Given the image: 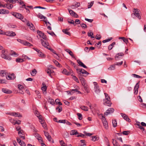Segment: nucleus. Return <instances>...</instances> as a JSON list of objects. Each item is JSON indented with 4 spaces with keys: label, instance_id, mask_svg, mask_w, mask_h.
Returning a JSON list of instances; mask_svg holds the SVG:
<instances>
[{
    "label": "nucleus",
    "instance_id": "f257e3e1",
    "mask_svg": "<svg viewBox=\"0 0 146 146\" xmlns=\"http://www.w3.org/2000/svg\"><path fill=\"white\" fill-rule=\"evenodd\" d=\"M41 43L42 45L44 47L48 49L49 50H50L54 53L57 55V54L55 53V51L49 45L48 42H46L44 41L42 39H41L40 40Z\"/></svg>",
    "mask_w": 146,
    "mask_h": 146
},
{
    "label": "nucleus",
    "instance_id": "f03ea898",
    "mask_svg": "<svg viewBox=\"0 0 146 146\" xmlns=\"http://www.w3.org/2000/svg\"><path fill=\"white\" fill-rule=\"evenodd\" d=\"M7 51H6L5 50H3L2 51V54L1 56L2 58L8 60H10L11 59V58L9 56H8L7 55Z\"/></svg>",
    "mask_w": 146,
    "mask_h": 146
},
{
    "label": "nucleus",
    "instance_id": "7ed1b4c3",
    "mask_svg": "<svg viewBox=\"0 0 146 146\" xmlns=\"http://www.w3.org/2000/svg\"><path fill=\"white\" fill-rule=\"evenodd\" d=\"M17 40L18 42H20L21 43L25 45L29 46H33L32 44H30V43L27 42V41H24L20 39H18Z\"/></svg>",
    "mask_w": 146,
    "mask_h": 146
},
{
    "label": "nucleus",
    "instance_id": "20e7f679",
    "mask_svg": "<svg viewBox=\"0 0 146 146\" xmlns=\"http://www.w3.org/2000/svg\"><path fill=\"white\" fill-rule=\"evenodd\" d=\"M102 121L105 128L106 129H108V122L105 118L103 115H102Z\"/></svg>",
    "mask_w": 146,
    "mask_h": 146
},
{
    "label": "nucleus",
    "instance_id": "39448f33",
    "mask_svg": "<svg viewBox=\"0 0 146 146\" xmlns=\"http://www.w3.org/2000/svg\"><path fill=\"white\" fill-rule=\"evenodd\" d=\"M12 14L17 18L20 19H23V16L20 13L13 12Z\"/></svg>",
    "mask_w": 146,
    "mask_h": 146
},
{
    "label": "nucleus",
    "instance_id": "423d86ee",
    "mask_svg": "<svg viewBox=\"0 0 146 146\" xmlns=\"http://www.w3.org/2000/svg\"><path fill=\"white\" fill-rule=\"evenodd\" d=\"M124 54L123 53H118L115 55V59L116 60H119V59L122 58L123 57Z\"/></svg>",
    "mask_w": 146,
    "mask_h": 146
},
{
    "label": "nucleus",
    "instance_id": "0eeeda50",
    "mask_svg": "<svg viewBox=\"0 0 146 146\" xmlns=\"http://www.w3.org/2000/svg\"><path fill=\"white\" fill-rule=\"evenodd\" d=\"M42 86L41 88V89L44 94H46V90L47 87L46 86L45 83L43 82L42 83Z\"/></svg>",
    "mask_w": 146,
    "mask_h": 146
},
{
    "label": "nucleus",
    "instance_id": "6e6552de",
    "mask_svg": "<svg viewBox=\"0 0 146 146\" xmlns=\"http://www.w3.org/2000/svg\"><path fill=\"white\" fill-rule=\"evenodd\" d=\"M37 33L38 34V35L41 37H42L43 39L46 40L47 38V37L45 35H44V33H42V32L38 31Z\"/></svg>",
    "mask_w": 146,
    "mask_h": 146
},
{
    "label": "nucleus",
    "instance_id": "1a4fd4ad",
    "mask_svg": "<svg viewBox=\"0 0 146 146\" xmlns=\"http://www.w3.org/2000/svg\"><path fill=\"white\" fill-rule=\"evenodd\" d=\"M134 14V15L136 16L139 19H140L141 17L139 13L138 9H134L133 11Z\"/></svg>",
    "mask_w": 146,
    "mask_h": 146
},
{
    "label": "nucleus",
    "instance_id": "9d476101",
    "mask_svg": "<svg viewBox=\"0 0 146 146\" xmlns=\"http://www.w3.org/2000/svg\"><path fill=\"white\" fill-rule=\"evenodd\" d=\"M69 12L70 14L72 16H74L75 17L78 18V15L74 12L73 10L68 9Z\"/></svg>",
    "mask_w": 146,
    "mask_h": 146
},
{
    "label": "nucleus",
    "instance_id": "9b49d317",
    "mask_svg": "<svg viewBox=\"0 0 146 146\" xmlns=\"http://www.w3.org/2000/svg\"><path fill=\"white\" fill-rule=\"evenodd\" d=\"M5 34L6 35L10 36H14L16 35V34L15 32L10 31H7L5 33Z\"/></svg>",
    "mask_w": 146,
    "mask_h": 146
},
{
    "label": "nucleus",
    "instance_id": "f8f14e48",
    "mask_svg": "<svg viewBox=\"0 0 146 146\" xmlns=\"http://www.w3.org/2000/svg\"><path fill=\"white\" fill-rule=\"evenodd\" d=\"M0 6L4 7H7L9 9H11L13 7L12 5L9 3H7L4 5H1Z\"/></svg>",
    "mask_w": 146,
    "mask_h": 146
},
{
    "label": "nucleus",
    "instance_id": "ddd939ff",
    "mask_svg": "<svg viewBox=\"0 0 146 146\" xmlns=\"http://www.w3.org/2000/svg\"><path fill=\"white\" fill-rule=\"evenodd\" d=\"M114 111V109L112 108H109L106 110V111L105 113V114L106 115H108L110 114L113 113Z\"/></svg>",
    "mask_w": 146,
    "mask_h": 146
},
{
    "label": "nucleus",
    "instance_id": "4468645a",
    "mask_svg": "<svg viewBox=\"0 0 146 146\" xmlns=\"http://www.w3.org/2000/svg\"><path fill=\"white\" fill-rule=\"evenodd\" d=\"M15 74L13 73L8 76L7 77L6 76V78L8 80H13L15 79Z\"/></svg>",
    "mask_w": 146,
    "mask_h": 146
},
{
    "label": "nucleus",
    "instance_id": "2eb2a0df",
    "mask_svg": "<svg viewBox=\"0 0 146 146\" xmlns=\"http://www.w3.org/2000/svg\"><path fill=\"white\" fill-rule=\"evenodd\" d=\"M139 82H138L137 83H136L135 86L134 88V90L135 91L134 93L135 94H137L138 93V89L139 87Z\"/></svg>",
    "mask_w": 146,
    "mask_h": 146
},
{
    "label": "nucleus",
    "instance_id": "dca6fc26",
    "mask_svg": "<svg viewBox=\"0 0 146 146\" xmlns=\"http://www.w3.org/2000/svg\"><path fill=\"white\" fill-rule=\"evenodd\" d=\"M9 114L10 115L15 117H22L21 115L19 113L12 112L11 113H9Z\"/></svg>",
    "mask_w": 146,
    "mask_h": 146
},
{
    "label": "nucleus",
    "instance_id": "f3484780",
    "mask_svg": "<svg viewBox=\"0 0 146 146\" xmlns=\"http://www.w3.org/2000/svg\"><path fill=\"white\" fill-rule=\"evenodd\" d=\"M27 25L28 27H29L30 29L31 30L34 31L35 27H34V25L32 23L28 22L27 23Z\"/></svg>",
    "mask_w": 146,
    "mask_h": 146
},
{
    "label": "nucleus",
    "instance_id": "a211bd4d",
    "mask_svg": "<svg viewBox=\"0 0 146 146\" xmlns=\"http://www.w3.org/2000/svg\"><path fill=\"white\" fill-rule=\"evenodd\" d=\"M18 134L20 138H22V139H25V137L23 133V132L22 130H20V131H19Z\"/></svg>",
    "mask_w": 146,
    "mask_h": 146
},
{
    "label": "nucleus",
    "instance_id": "6ab92c4d",
    "mask_svg": "<svg viewBox=\"0 0 146 146\" xmlns=\"http://www.w3.org/2000/svg\"><path fill=\"white\" fill-rule=\"evenodd\" d=\"M104 104L108 106H110L111 103L110 100H104Z\"/></svg>",
    "mask_w": 146,
    "mask_h": 146
},
{
    "label": "nucleus",
    "instance_id": "aec40b11",
    "mask_svg": "<svg viewBox=\"0 0 146 146\" xmlns=\"http://www.w3.org/2000/svg\"><path fill=\"white\" fill-rule=\"evenodd\" d=\"M77 62L79 64V65L82 67L84 68H87V66L85 65L80 60H78L77 61Z\"/></svg>",
    "mask_w": 146,
    "mask_h": 146
},
{
    "label": "nucleus",
    "instance_id": "412c9836",
    "mask_svg": "<svg viewBox=\"0 0 146 146\" xmlns=\"http://www.w3.org/2000/svg\"><path fill=\"white\" fill-rule=\"evenodd\" d=\"M94 90L95 92L97 94H99L100 92L99 86L94 87Z\"/></svg>",
    "mask_w": 146,
    "mask_h": 146
},
{
    "label": "nucleus",
    "instance_id": "4be33fe9",
    "mask_svg": "<svg viewBox=\"0 0 146 146\" xmlns=\"http://www.w3.org/2000/svg\"><path fill=\"white\" fill-rule=\"evenodd\" d=\"M36 16L37 17L42 19H45L46 18V17L40 13H39Z\"/></svg>",
    "mask_w": 146,
    "mask_h": 146
},
{
    "label": "nucleus",
    "instance_id": "5701e85b",
    "mask_svg": "<svg viewBox=\"0 0 146 146\" xmlns=\"http://www.w3.org/2000/svg\"><path fill=\"white\" fill-rule=\"evenodd\" d=\"M2 90L4 93L8 94H10L12 92L11 90L6 89L3 88L2 89Z\"/></svg>",
    "mask_w": 146,
    "mask_h": 146
},
{
    "label": "nucleus",
    "instance_id": "b1692460",
    "mask_svg": "<svg viewBox=\"0 0 146 146\" xmlns=\"http://www.w3.org/2000/svg\"><path fill=\"white\" fill-rule=\"evenodd\" d=\"M65 51L68 52L69 54L73 58H75V56L73 54V53L72 51L70 50L69 49H66L65 50Z\"/></svg>",
    "mask_w": 146,
    "mask_h": 146
},
{
    "label": "nucleus",
    "instance_id": "393cba45",
    "mask_svg": "<svg viewBox=\"0 0 146 146\" xmlns=\"http://www.w3.org/2000/svg\"><path fill=\"white\" fill-rule=\"evenodd\" d=\"M80 4L79 3H77L74 5H72L71 6V8L73 9H75L80 6Z\"/></svg>",
    "mask_w": 146,
    "mask_h": 146
},
{
    "label": "nucleus",
    "instance_id": "a878e982",
    "mask_svg": "<svg viewBox=\"0 0 146 146\" xmlns=\"http://www.w3.org/2000/svg\"><path fill=\"white\" fill-rule=\"evenodd\" d=\"M82 85L84 86V89L85 91L87 93H88L89 91L88 88L87 87V84L86 83H85Z\"/></svg>",
    "mask_w": 146,
    "mask_h": 146
},
{
    "label": "nucleus",
    "instance_id": "bb28decb",
    "mask_svg": "<svg viewBox=\"0 0 146 146\" xmlns=\"http://www.w3.org/2000/svg\"><path fill=\"white\" fill-rule=\"evenodd\" d=\"M78 134V133L76 130H72L70 132V134L71 135H75Z\"/></svg>",
    "mask_w": 146,
    "mask_h": 146
},
{
    "label": "nucleus",
    "instance_id": "cd10ccee",
    "mask_svg": "<svg viewBox=\"0 0 146 146\" xmlns=\"http://www.w3.org/2000/svg\"><path fill=\"white\" fill-rule=\"evenodd\" d=\"M9 13V11H6L4 9L0 10V14H5L6 13Z\"/></svg>",
    "mask_w": 146,
    "mask_h": 146
},
{
    "label": "nucleus",
    "instance_id": "c85d7f7f",
    "mask_svg": "<svg viewBox=\"0 0 146 146\" xmlns=\"http://www.w3.org/2000/svg\"><path fill=\"white\" fill-rule=\"evenodd\" d=\"M80 108L82 110L86 111H87L88 110V108L84 106H81Z\"/></svg>",
    "mask_w": 146,
    "mask_h": 146
},
{
    "label": "nucleus",
    "instance_id": "c756f323",
    "mask_svg": "<svg viewBox=\"0 0 146 146\" xmlns=\"http://www.w3.org/2000/svg\"><path fill=\"white\" fill-rule=\"evenodd\" d=\"M115 44V42H113L108 46V49L109 50H111L112 48L114 46Z\"/></svg>",
    "mask_w": 146,
    "mask_h": 146
},
{
    "label": "nucleus",
    "instance_id": "7c9ffc66",
    "mask_svg": "<svg viewBox=\"0 0 146 146\" xmlns=\"http://www.w3.org/2000/svg\"><path fill=\"white\" fill-rule=\"evenodd\" d=\"M0 75L2 77H4L5 76H6V72L4 70H1L0 72Z\"/></svg>",
    "mask_w": 146,
    "mask_h": 146
},
{
    "label": "nucleus",
    "instance_id": "2f4dec72",
    "mask_svg": "<svg viewBox=\"0 0 146 146\" xmlns=\"http://www.w3.org/2000/svg\"><path fill=\"white\" fill-rule=\"evenodd\" d=\"M115 65H111L109 68H108V69L110 70H115Z\"/></svg>",
    "mask_w": 146,
    "mask_h": 146
},
{
    "label": "nucleus",
    "instance_id": "473e14b6",
    "mask_svg": "<svg viewBox=\"0 0 146 146\" xmlns=\"http://www.w3.org/2000/svg\"><path fill=\"white\" fill-rule=\"evenodd\" d=\"M68 30L67 29H65L63 30L62 31L64 34H66L68 35L69 36H70L71 34L68 31Z\"/></svg>",
    "mask_w": 146,
    "mask_h": 146
},
{
    "label": "nucleus",
    "instance_id": "72a5a7b5",
    "mask_svg": "<svg viewBox=\"0 0 146 146\" xmlns=\"http://www.w3.org/2000/svg\"><path fill=\"white\" fill-rule=\"evenodd\" d=\"M113 144L114 146H120L119 144L117 143L116 141L113 139H112Z\"/></svg>",
    "mask_w": 146,
    "mask_h": 146
},
{
    "label": "nucleus",
    "instance_id": "f704fd0d",
    "mask_svg": "<svg viewBox=\"0 0 146 146\" xmlns=\"http://www.w3.org/2000/svg\"><path fill=\"white\" fill-rule=\"evenodd\" d=\"M37 72L36 70L35 69H34L31 72V74L32 76H34L36 74Z\"/></svg>",
    "mask_w": 146,
    "mask_h": 146
},
{
    "label": "nucleus",
    "instance_id": "c9c22d12",
    "mask_svg": "<svg viewBox=\"0 0 146 146\" xmlns=\"http://www.w3.org/2000/svg\"><path fill=\"white\" fill-rule=\"evenodd\" d=\"M80 80L81 81V82L82 84L86 83L85 82V80L84 78L82 77H79Z\"/></svg>",
    "mask_w": 146,
    "mask_h": 146
},
{
    "label": "nucleus",
    "instance_id": "e433bc0d",
    "mask_svg": "<svg viewBox=\"0 0 146 146\" xmlns=\"http://www.w3.org/2000/svg\"><path fill=\"white\" fill-rule=\"evenodd\" d=\"M121 114L124 119L126 120V121H127V115L122 113H121Z\"/></svg>",
    "mask_w": 146,
    "mask_h": 146
},
{
    "label": "nucleus",
    "instance_id": "4c0bfd02",
    "mask_svg": "<svg viewBox=\"0 0 146 146\" xmlns=\"http://www.w3.org/2000/svg\"><path fill=\"white\" fill-rule=\"evenodd\" d=\"M119 39H122L124 42H125L126 44L128 43V39L127 38H125L124 37H119Z\"/></svg>",
    "mask_w": 146,
    "mask_h": 146
},
{
    "label": "nucleus",
    "instance_id": "58836bf2",
    "mask_svg": "<svg viewBox=\"0 0 146 146\" xmlns=\"http://www.w3.org/2000/svg\"><path fill=\"white\" fill-rule=\"evenodd\" d=\"M77 115L78 116V118L80 120H81L82 119V116L81 114L77 113Z\"/></svg>",
    "mask_w": 146,
    "mask_h": 146
},
{
    "label": "nucleus",
    "instance_id": "ea45409f",
    "mask_svg": "<svg viewBox=\"0 0 146 146\" xmlns=\"http://www.w3.org/2000/svg\"><path fill=\"white\" fill-rule=\"evenodd\" d=\"M112 124L113 127H115L117 126V123L116 119H114L112 121Z\"/></svg>",
    "mask_w": 146,
    "mask_h": 146
},
{
    "label": "nucleus",
    "instance_id": "a19ab883",
    "mask_svg": "<svg viewBox=\"0 0 146 146\" xmlns=\"http://www.w3.org/2000/svg\"><path fill=\"white\" fill-rule=\"evenodd\" d=\"M46 137L49 141L51 142L52 141V143H54V141L52 140V137L50 135H49L48 137Z\"/></svg>",
    "mask_w": 146,
    "mask_h": 146
},
{
    "label": "nucleus",
    "instance_id": "79ce46f5",
    "mask_svg": "<svg viewBox=\"0 0 146 146\" xmlns=\"http://www.w3.org/2000/svg\"><path fill=\"white\" fill-rule=\"evenodd\" d=\"M46 72L48 74V75L51 77V73H52V71L49 69H48L46 70Z\"/></svg>",
    "mask_w": 146,
    "mask_h": 146
},
{
    "label": "nucleus",
    "instance_id": "37998d69",
    "mask_svg": "<svg viewBox=\"0 0 146 146\" xmlns=\"http://www.w3.org/2000/svg\"><path fill=\"white\" fill-rule=\"evenodd\" d=\"M38 55L39 57H42V58H45L46 57L45 55L41 51L39 52V54H38Z\"/></svg>",
    "mask_w": 146,
    "mask_h": 146
},
{
    "label": "nucleus",
    "instance_id": "c03bdc74",
    "mask_svg": "<svg viewBox=\"0 0 146 146\" xmlns=\"http://www.w3.org/2000/svg\"><path fill=\"white\" fill-rule=\"evenodd\" d=\"M16 61L17 62H22L24 61V60L22 58H17L16 60Z\"/></svg>",
    "mask_w": 146,
    "mask_h": 146
},
{
    "label": "nucleus",
    "instance_id": "a18cd8bd",
    "mask_svg": "<svg viewBox=\"0 0 146 146\" xmlns=\"http://www.w3.org/2000/svg\"><path fill=\"white\" fill-rule=\"evenodd\" d=\"M88 36H90L91 38H95L94 36H93V33H88Z\"/></svg>",
    "mask_w": 146,
    "mask_h": 146
},
{
    "label": "nucleus",
    "instance_id": "49530a36",
    "mask_svg": "<svg viewBox=\"0 0 146 146\" xmlns=\"http://www.w3.org/2000/svg\"><path fill=\"white\" fill-rule=\"evenodd\" d=\"M53 61L56 65L57 66H58L59 67H60V64L57 61L55 60H53Z\"/></svg>",
    "mask_w": 146,
    "mask_h": 146
},
{
    "label": "nucleus",
    "instance_id": "de8ad7c7",
    "mask_svg": "<svg viewBox=\"0 0 146 146\" xmlns=\"http://www.w3.org/2000/svg\"><path fill=\"white\" fill-rule=\"evenodd\" d=\"M104 94L105 96L106 99L104 100H110V98L107 94L106 93H104Z\"/></svg>",
    "mask_w": 146,
    "mask_h": 146
},
{
    "label": "nucleus",
    "instance_id": "09e8293b",
    "mask_svg": "<svg viewBox=\"0 0 146 146\" xmlns=\"http://www.w3.org/2000/svg\"><path fill=\"white\" fill-rule=\"evenodd\" d=\"M62 73L66 75H68L70 74V73L66 69H64L62 71Z\"/></svg>",
    "mask_w": 146,
    "mask_h": 146
},
{
    "label": "nucleus",
    "instance_id": "8fccbe9b",
    "mask_svg": "<svg viewBox=\"0 0 146 146\" xmlns=\"http://www.w3.org/2000/svg\"><path fill=\"white\" fill-rule=\"evenodd\" d=\"M80 26L81 27L83 28H87V25L84 23H80Z\"/></svg>",
    "mask_w": 146,
    "mask_h": 146
},
{
    "label": "nucleus",
    "instance_id": "3c124183",
    "mask_svg": "<svg viewBox=\"0 0 146 146\" xmlns=\"http://www.w3.org/2000/svg\"><path fill=\"white\" fill-rule=\"evenodd\" d=\"M92 140L93 141H95L98 140V139L96 137V136H92Z\"/></svg>",
    "mask_w": 146,
    "mask_h": 146
},
{
    "label": "nucleus",
    "instance_id": "603ef678",
    "mask_svg": "<svg viewBox=\"0 0 146 146\" xmlns=\"http://www.w3.org/2000/svg\"><path fill=\"white\" fill-rule=\"evenodd\" d=\"M67 122V120L66 119L60 120L58 121V122L62 123H66Z\"/></svg>",
    "mask_w": 146,
    "mask_h": 146
},
{
    "label": "nucleus",
    "instance_id": "864d4df0",
    "mask_svg": "<svg viewBox=\"0 0 146 146\" xmlns=\"http://www.w3.org/2000/svg\"><path fill=\"white\" fill-rule=\"evenodd\" d=\"M70 21H69L68 20H67L68 23L70 24H73L74 26H75L76 25V24H74V20L71 19H70Z\"/></svg>",
    "mask_w": 146,
    "mask_h": 146
},
{
    "label": "nucleus",
    "instance_id": "5fc2aeb1",
    "mask_svg": "<svg viewBox=\"0 0 146 146\" xmlns=\"http://www.w3.org/2000/svg\"><path fill=\"white\" fill-rule=\"evenodd\" d=\"M94 3V1H92L90 3H89L88 5V8H90L91 7Z\"/></svg>",
    "mask_w": 146,
    "mask_h": 146
},
{
    "label": "nucleus",
    "instance_id": "6e6d98bb",
    "mask_svg": "<svg viewBox=\"0 0 146 146\" xmlns=\"http://www.w3.org/2000/svg\"><path fill=\"white\" fill-rule=\"evenodd\" d=\"M80 142L82 144L80 145V146H84L86 145L85 143V141L84 140H80Z\"/></svg>",
    "mask_w": 146,
    "mask_h": 146
},
{
    "label": "nucleus",
    "instance_id": "4d7b16f0",
    "mask_svg": "<svg viewBox=\"0 0 146 146\" xmlns=\"http://www.w3.org/2000/svg\"><path fill=\"white\" fill-rule=\"evenodd\" d=\"M112 39V38H109L108 39H106L103 40L102 41V42L104 43H105L108 42L110 41Z\"/></svg>",
    "mask_w": 146,
    "mask_h": 146
},
{
    "label": "nucleus",
    "instance_id": "13d9d810",
    "mask_svg": "<svg viewBox=\"0 0 146 146\" xmlns=\"http://www.w3.org/2000/svg\"><path fill=\"white\" fill-rule=\"evenodd\" d=\"M132 75L135 78H141L142 77L141 76H140L138 75L135 74H132Z\"/></svg>",
    "mask_w": 146,
    "mask_h": 146
},
{
    "label": "nucleus",
    "instance_id": "bf43d9fd",
    "mask_svg": "<svg viewBox=\"0 0 146 146\" xmlns=\"http://www.w3.org/2000/svg\"><path fill=\"white\" fill-rule=\"evenodd\" d=\"M137 125L138 126V128L142 130L143 131H145L144 128L141 126L139 124H137Z\"/></svg>",
    "mask_w": 146,
    "mask_h": 146
},
{
    "label": "nucleus",
    "instance_id": "052dcab7",
    "mask_svg": "<svg viewBox=\"0 0 146 146\" xmlns=\"http://www.w3.org/2000/svg\"><path fill=\"white\" fill-rule=\"evenodd\" d=\"M18 86L19 90L23 89L24 90V89L23 86L20 84H19L18 85Z\"/></svg>",
    "mask_w": 146,
    "mask_h": 146
},
{
    "label": "nucleus",
    "instance_id": "680f3d73",
    "mask_svg": "<svg viewBox=\"0 0 146 146\" xmlns=\"http://www.w3.org/2000/svg\"><path fill=\"white\" fill-rule=\"evenodd\" d=\"M75 22L76 24H80V21L79 19H76L75 20Z\"/></svg>",
    "mask_w": 146,
    "mask_h": 146
},
{
    "label": "nucleus",
    "instance_id": "e2e57ef3",
    "mask_svg": "<svg viewBox=\"0 0 146 146\" xmlns=\"http://www.w3.org/2000/svg\"><path fill=\"white\" fill-rule=\"evenodd\" d=\"M85 19L86 21H88L90 23H92L93 21V19H89L86 18H85Z\"/></svg>",
    "mask_w": 146,
    "mask_h": 146
},
{
    "label": "nucleus",
    "instance_id": "0e129e2a",
    "mask_svg": "<svg viewBox=\"0 0 146 146\" xmlns=\"http://www.w3.org/2000/svg\"><path fill=\"white\" fill-rule=\"evenodd\" d=\"M101 36L100 35H96V38L97 40H100L101 39Z\"/></svg>",
    "mask_w": 146,
    "mask_h": 146
},
{
    "label": "nucleus",
    "instance_id": "69168bd1",
    "mask_svg": "<svg viewBox=\"0 0 146 146\" xmlns=\"http://www.w3.org/2000/svg\"><path fill=\"white\" fill-rule=\"evenodd\" d=\"M73 78L76 82H79L78 80V78L76 76H73Z\"/></svg>",
    "mask_w": 146,
    "mask_h": 146
},
{
    "label": "nucleus",
    "instance_id": "338daca9",
    "mask_svg": "<svg viewBox=\"0 0 146 146\" xmlns=\"http://www.w3.org/2000/svg\"><path fill=\"white\" fill-rule=\"evenodd\" d=\"M42 127L44 128V129H47L46 125L45 122H44V123H42Z\"/></svg>",
    "mask_w": 146,
    "mask_h": 146
},
{
    "label": "nucleus",
    "instance_id": "774afa93",
    "mask_svg": "<svg viewBox=\"0 0 146 146\" xmlns=\"http://www.w3.org/2000/svg\"><path fill=\"white\" fill-rule=\"evenodd\" d=\"M43 131L44 133L45 136L46 137L50 135L49 133L48 132L46 131Z\"/></svg>",
    "mask_w": 146,
    "mask_h": 146
}]
</instances>
